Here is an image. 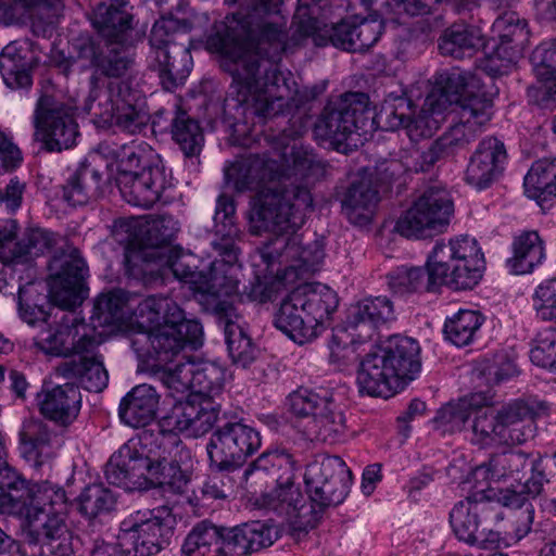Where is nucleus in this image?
Segmentation results:
<instances>
[{
	"mask_svg": "<svg viewBox=\"0 0 556 556\" xmlns=\"http://www.w3.org/2000/svg\"><path fill=\"white\" fill-rule=\"evenodd\" d=\"M484 46V36L478 26L454 23L443 30L439 38L441 54L454 59L472 56Z\"/></svg>",
	"mask_w": 556,
	"mask_h": 556,
	"instance_id": "obj_46",
	"label": "nucleus"
},
{
	"mask_svg": "<svg viewBox=\"0 0 556 556\" xmlns=\"http://www.w3.org/2000/svg\"><path fill=\"white\" fill-rule=\"evenodd\" d=\"M304 481L312 503L320 509L341 504L349 493L351 470L339 456L311 463Z\"/></svg>",
	"mask_w": 556,
	"mask_h": 556,
	"instance_id": "obj_16",
	"label": "nucleus"
},
{
	"mask_svg": "<svg viewBox=\"0 0 556 556\" xmlns=\"http://www.w3.org/2000/svg\"><path fill=\"white\" fill-rule=\"evenodd\" d=\"M275 326L291 340L304 344L316 338L294 289L282 300L275 315Z\"/></svg>",
	"mask_w": 556,
	"mask_h": 556,
	"instance_id": "obj_48",
	"label": "nucleus"
},
{
	"mask_svg": "<svg viewBox=\"0 0 556 556\" xmlns=\"http://www.w3.org/2000/svg\"><path fill=\"white\" fill-rule=\"evenodd\" d=\"M116 160L119 176L138 173L137 169L140 167L143 169L163 163L150 144L136 141L122 146L116 153Z\"/></svg>",
	"mask_w": 556,
	"mask_h": 556,
	"instance_id": "obj_61",
	"label": "nucleus"
},
{
	"mask_svg": "<svg viewBox=\"0 0 556 556\" xmlns=\"http://www.w3.org/2000/svg\"><path fill=\"white\" fill-rule=\"evenodd\" d=\"M220 529L202 521L187 535L181 552L184 556H219Z\"/></svg>",
	"mask_w": 556,
	"mask_h": 556,
	"instance_id": "obj_60",
	"label": "nucleus"
},
{
	"mask_svg": "<svg viewBox=\"0 0 556 556\" xmlns=\"http://www.w3.org/2000/svg\"><path fill=\"white\" fill-rule=\"evenodd\" d=\"M218 323L224 328L227 349L232 363L242 368L249 367L257 357L258 350L244 331L231 304L219 302L215 307Z\"/></svg>",
	"mask_w": 556,
	"mask_h": 556,
	"instance_id": "obj_33",
	"label": "nucleus"
},
{
	"mask_svg": "<svg viewBox=\"0 0 556 556\" xmlns=\"http://www.w3.org/2000/svg\"><path fill=\"white\" fill-rule=\"evenodd\" d=\"M156 446L146 450V464L142 470V482L146 484L138 486L139 490L149 488H167L173 492H181L188 480L184 471L168 469L169 465L162 457H155Z\"/></svg>",
	"mask_w": 556,
	"mask_h": 556,
	"instance_id": "obj_53",
	"label": "nucleus"
},
{
	"mask_svg": "<svg viewBox=\"0 0 556 556\" xmlns=\"http://www.w3.org/2000/svg\"><path fill=\"white\" fill-rule=\"evenodd\" d=\"M545 258L544 242L536 231H525L514 241V255L508 260L517 275L531 273Z\"/></svg>",
	"mask_w": 556,
	"mask_h": 556,
	"instance_id": "obj_55",
	"label": "nucleus"
},
{
	"mask_svg": "<svg viewBox=\"0 0 556 556\" xmlns=\"http://www.w3.org/2000/svg\"><path fill=\"white\" fill-rule=\"evenodd\" d=\"M277 535L273 526L260 520L220 529L219 556H251L270 546Z\"/></svg>",
	"mask_w": 556,
	"mask_h": 556,
	"instance_id": "obj_29",
	"label": "nucleus"
},
{
	"mask_svg": "<svg viewBox=\"0 0 556 556\" xmlns=\"http://www.w3.org/2000/svg\"><path fill=\"white\" fill-rule=\"evenodd\" d=\"M414 114L415 105L409 98L403 94L390 93L383 100L377 118L389 130L406 129Z\"/></svg>",
	"mask_w": 556,
	"mask_h": 556,
	"instance_id": "obj_64",
	"label": "nucleus"
},
{
	"mask_svg": "<svg viewBox=\"0 0 556 556\" xmlns=\"http://www.w3.org/2000/svg\"><path fill=\"white\" fill-rule=\"evenodd\" d=\"M289 143L290 136L286 131L275 140L274 148L282 166V182L296 185L295 181L300 179L306 184H313L325 177L327 164L321 159L302 146L293 144L288 152Z\"/></svg>",
	"mask_w": 556,
	"mask_h": 556,
	"instance_id": "obj_26",
	"label": "nucleus"
},
{
	"mask_svg": "<svg viewBox=\"0 0 556 556\" xmlns=\"http://www.w3.org/2000/svg\"><path fill=\"white\" fill-rule=\"evenodd\" d=\"M80 408L81 394L73 382L55 386L39 396L40 413L62 428L70 427L77 419Z\"/></svg>",
	"mask_w": 556,
	"mask_h": 556,
	"instance_id": "obj_35",
	"label": "nucleus"
},
{
	"mask_svg": "<svg viewBox=\"0 0 556 556\" xmlns=\"http://www.w3.org/2000/svg\"><path fill=\"white\" fill-rule=\"evenodd\" d=\"M188 26L176 18H160L151 29L150 45L154 49L159 77L166 90H172L190 74L192 56Z\"/></svg>",
	"mask_w": 556,
	"mask_h": 556,
	"instance_id": "obj_8",
	"label": "nucleus"
},
{
	"mask_svg": "<svg viewBox=\"0 0 556 556\" xmlns=\"http://www.w3.org/2000/svg\"><path fill=\"white\" fill-rule=\"evenodd\" d=\"M379 348L367 354L357 370V384L362 393L370 396L389 397L404 389Z\"/></svg>",
	"mask_w": 556,
	"mask_h": 556,
	"instance_id": "obj_31",
	"label": "nucleus"
},
{
	"mask_svg": "<svg viewBox=\"0 0 556 556\" xmlns=\"http://www.w3.org/2000/svg\"><path fill=\"white\" fill-rule=\"evenodd\" d=\"M90 20L104 41L127 43L130 40L134 16L126 0H108L99 3Z\"/></svg>",
	"mask_w": 556,
	"mask_h": 556,
	"instance_id": "obj_34",
	"label": "nucleus"
},
{
	"mask_svg": "<svg viewBox=\"0 0 556 556\" xmlns=\"http://www.w3.org/2000/svg\"><path fill=\"white\" fill-rule=\"evenodd\" d=\"M506 161L504 142L495 137H486L469 159L465 181L478 190L485 189L502 175Z\"/></svg>",
	"mask_w": 556,
	"mask_h": 556,
	"instance_id": "obj_28",
	"label": "nucleus"
},
{
	"mask_svg": "<svg viewBox=\"0 0 556 556\" xmlns=\"http://www.w3.org/2000/svg\"><path fill=\"white\" fill-rule=\"evenodd\" d=\"M261 446L258 432L239 421L216 428L206 445L211 468L238 469Z\"/></svg>",
	"mask_w": 556,
	"mask_h": 556,
	"instance_id": "obj_15",
	"label": "nucleus"
},
{
	"mask_svg": "<svg viewBox=\"0 0 556 556\" xmlns=\"http://www.w3.org/2000/svg\"><path fill=\"white\" fill-rule=\"evenodd\" d=\"M430 282L454 290L472 289L482 278L484 255L478 241L460 236L437 242L426 263Z\"/></svg>",
	"mask_w": 556,
	"mask_h": 556,
	"instance_id": "obj_6",
	"label": "nucleus"
},
{
	"mask_svg": "<svg viewBox=\"0 0 556 556\" xmlns=\"http://www.w3.org/2000/svg\"><path fill=\"white\" fill-rule=\"evenodd\" d=\"M136 230L135 222L118 220L115 223V231L118 236L121 232H126L128 236L118 238L119 241H127L128 248L125 254L126 274L128 275V256L132 253L150 251L156 255H165L168 251H174L170 243L175 239L179 225L178 222L170 215H159L146 225L142 236L136 245L135 240L131 239Z\"/></svg>",
	"mask_w": 556,
	"mask_h": 556,
	"instance_id": "obj_22",
	"label": "nucleus"
},
{
	"mask_svg": "<svg viewBox=\"0 0 556 556\" xmlns=\"http://www.w3.org/2000/svg\"><path fill=\"white\" fill-rule=\"evenodd\" d=\"M299 465L286 448L262 453L245 470L243 479L253 493L270 486L291 484Z\"/></svg>",
	"mask_w": 556,
	"mask_h": 556,
	"instance_id": "obj_24",
	"label": "nucleus"
},
{
	"mask_svg": "<svg viewBox=\"0 0 556 556\" xmlns=\"http://www.w3.org/2000/svg\"><path fill=\"white\" fill-rule=\"evenodd\" d=\"M170 532V527L154 510H136L122 520L117 540L135 556H152L167 543Z\"/></svg>",
	"mask_w": 556,
	"mask_h": 556,
	"instance_id": "obj_17",
	"label": "nucleus"
},
{
	"mask_svg": "<svg viewBox=\"0 0 556 556\" xmlns=\"http://www.w3.org/2000/svg\"><path fill=\"white\" fill-rule=\"evenodd\" d=\"M103 174L81 163L63 187V197L72 205L86 204L90 198L98 194Z\"/></svg>",
	"mask_w": 556,
	"mask_h": 556,
	"instance_id": "obj_56",
	"label": "nucleus"
},
{
	"mask_svg": "<svg viewBox=\"0 0 556 556\" xmlns=\"http://www.w3.org/2000/svg\"><path fill=\"white\" fill-rule=\"evenodd\" d=\"M135 306L131 309L130 323H136L143 332L152 331L162 326L172 318H180L181 307L170 298L161 295H150L141 299L138 295L132 296Z\"/></svg>",
	"mask_w": 556,
	"mask_h": 556,
	"instance_id": "obj_43",
	"label": "nucleus"
},
{
	"mask_svg": "<svg viewBox=\"0 0 556 556\" xmlns=\"http://www.w3.org/2000/svg\"><path fill=\"white\" fill-rule=\"evenodd\" d=\"M34 138L48 152L73 148L79 135L74 109L50 96L39 98L34 113Z\"/></svg>",
	"mask_w": 556,
	"mask_h": 556,
	"instance_id": "obj_12",
	"label": "nucleus"
},
{
	"mask_svg": "<svg viewBox=\"0 0 556 556\" xmlns=\"http://www.w3.org/2000/svg\"><path fill=\"white\" fill-rule=\"evenodd\" d=\"M484 323V317L478 311L459 309L444 324L445 338L456 346H466L473 342Z\"/></svg>",
	"mask_w": 556,
	"mask_h": 556,
	"instance_id": "obj_58",
	"label": "nucleus"
},
{
	"mask_svg": "<svg viewBox=\"0 0 556 556\" xmlns=\"http://www.w3.org/2000/svg\"><path fill=\"white\" fill-rule=\"evenodd\" d=\"M160 394L154 387L141 383L134 387L121 401L118 416L123 424L141 428L155 418L160 404Z\"/></svg>",
	"mask_w": 556,
	"mask_h": 556,
	"instance_id": "obj_39",
	"label": "nucleus"
},
{
	"mask_svg": "<svg viewBox=\"0 0 556 556\" xmlns=\"http://www.w3.org/2000/svg\"><path fill=\"white\" fill-rule=\"evenodd\" d=\"M529 455L521 451H506L492 455L488 462L473 470L475 479L501 481L508 478L521 483L525 470L529 468Z\"/></svg>",
	"mask_w": 556,
	"mask_h": 556,
	"instance_id": "obj_47",
	"label": "nucleus"
},
{
	"mask_svg": "<svg viewBox=\"0 0 556 556\" xmlns=\"http://www.w3.org/2000/svg\"><path fill=\"white\" fill-rule=\"evenodd\" d=\"M294 427L312 442L334 444L345 440L348 426L344 413L327 388H299L287 397Z\"/></svg>",
	"mask_w": 556,
	"mask_h": 556,
	"instance_id": "obj_5",
	"label": "nucleus"
},
{
	"mask_svg": "<svg viewBox=\"0 0 556 556\" xmlns=\"http://www.w3.org/2000/svg\"><path fill=\"white\" fill-rule=\"evenodd\" d=\"M49 299L63 309H72L84 299L88 267L78 249L67 247L49 263Z\"/></svg>",
	"mask_w": 556,
	"mask_h": 556,
	"instance_id": "obj_14",
	"label": "nucleus"
},
{
	"mask_svg": "<svg viewBox=\"0 0 556 556\" xmlns=\"http://www.w3.org/2000/svg\"><path fill=\"white\" fill-rule=\"evenodd\" d=\"M20 504L18 515L25 513H65L67 497L64 489L48 480L35 482L27 480L20 472Z\"/></svg>",
	"mask_w": 556,
	"mask_h": 556,
	"instance_id": "obj_36",
	"label": "nucleus"
},
{
	"mask_svg": "<svg viewBox=\"0 0 556 556\" xmlns=\"http://www.w3.org/2000/svg\"><path fill=\"white\" fill-rule=\"evenodd\" d=\"M153 433L143 432L128 440L115 452L105 466V478L109 483L128 490L138 489L142 482V470L146 464V450L152 445Z\"/></svg>",
	"mask_w": 556,
	"mask_h": 556,
	"instance_id": "obj_23",
	"label": "nucleus"
},
{
	"mask_svg": "<svg viewBox=\"0 0 556 556\" xmlns=\"http://www.w3.org/2000/svg\"><path fill=\"white\" fill-rule=\"evenodd\" d=\"M282 166L279 161L267 155H251L231 165L226 172L227 178L233 180L235 188L242 192L257 190L253 198L249 216L260 194L264 192H282L301 185L286 184L281 179Z\"/></svg>",
	"mask_w": 556,
	"mask_h": 556,
	"instance_id": "obj_18",
	"label": "nucleus"
},
{
	"mask_svg": "<svg viewBox=\"0 0 556 556\" xmlns=\"http://www.w3.org/2000/svg\"><path fill=\"white\" fill-rule=\"evenodd\" d=\"M134 294L116 289L100 294L93 305L91 319L98 326H111L131 320V309L135 306Z\"/></svg>",
	"mask_w": 556,
	"mask_h": 556,
	"instance_id": "obj_51",
	"label": "nucleus"
},
{
	"mask_svg": "<svg viewBox=\"0 0 556 556\" xmlns=\"http://www.w3.org/2000/svg\"><path fill=\"white\" fill-rule=\"evenodd\" d=\"M316 4L299 0V5L294 12L293 20L298 24L299 31L304 36L314 37L317 46H332L343 49L341 41L354 38V23L341 21L340 23L327 25L314 16L317 11Z\"/></svg>",
	"mask_w": 556,
	"mask_h": 556,
	"instance_id": "obj_32",
	"label": "nucleus"
},
{
	"mask_svg": "<svg viewBox=\"0 0 556 556\" xmlns=\"http://www.w3.org/2000/svg\"><path fill=\"white\" fill-rule=\"evenodd\" d=\"M79 356L78 361H65L58 365L55 367L56 376L73 380L88 391L101 392L109 382V374L102 356L93 354V352Z\"/></svg>",
	"mask_w": 556,
	"mask_h": 556,
	"instance_id": "obj_41",
	"label": "nucleus"
},
{
	"mask_svg": "<svg viewBox=\"0 0 556 556\" xmlns=\"http://www.w3.org/2000/svg\"><path fill=\"white\" fill-rule=\"evenodd\" d=\"M235 212L231 197L219 195L214 215L215 239L212 245L223 260L212 262L207 271L197 270V266L192 264L193 255L176 249L165 255H156L150 251L130 254L128 276L143 283H151L167 267L177 279L191 285L198 292L217 296L238 293V281L231 275L232 265L237 261L236 238L239 233L233 220Z\"/></svg>",
	"mask_w": 556,
	"mask_h": 556,
	"instance_id": "obj_2",
	"label": "nucleus"
},
{
	"mask_svg": "<svg viewBox=\"0 0 556 556\" xmlns=\"http://www.w3.org/2000/svg\"><path fill=\"white\" fill-rule=\"evenodd\" d=\"M0 73L10 88H27L31 85L29 64L13 45H8L0 54Z\"/></svg>",
	"mask_w": 556,
	"mask_h": 556,
	"instance_id": "obj_63",
	"label": "nucleus"
},
{
	"mask_svg": "<svg viewBox=\"0 0 556 556\" xmlns=\"http://www.w3.org/2000/svg\"><path fill=\"white\" fill-rule=\"evenodd\" d=\"M369 97L363 92H346L329 101L314 126L317 139L328 141L336 150L356 147L363 134L374 125Z\"/></svg>",
	"mask_w": 556,
	"mask_h": 556,
	"instance_id": "obj_7",
	"label": "nucleus"
},
{
	"mask_svg": "<svg viewBox=\"0 0 556 556\" xmlns=\"http://www.w3.org/2000/svg\"><path fill=\"white\" fill-rule=\"evenodd\" d=\"M281 0H254L249 13H233L215 27L206 49L220 56V67L231 78L223 111L231 124L255 115L270 118L301 108L308 99L290 73L276 62L288 42Z\"/></svg>",
	"mask_w": 556,
	"mask_h": 556,
	"instance_id": "obj_1",
	"label": "nucleus"
},
{
	"mask_svg": "<svg viewBox=\"0 0 556 556\" xmlns=\"http://www.w3.org/2000/svg\"><path fill=\"white\" fill-rule=\"evenodd\" d=\"M501 444H522L534 437L536 412L522 401H515L498 409Z\"/></svg>",
	"mask_w": 556,
	"mask_h": 556,
	"instance_id": "obj_40",
	"label": "nucleus"
},
{
	"mask_svg": "<svg viewBox=\"0 0 556 556\" xmlns=\"http://www.w3.org/2000/svg\"><path fill=\"white\" fill-rule=\"evenodd\" d=\"M100 343L96 326L85 323L74 313H68L61 318L59 326L37 344L47 354L67 357L92 353Z\"/></svg>",
	"mask_w": 556,
	"mask_h": 556,
	"instance_id": "obj_20",
	"label": "nucleus"
},
{
	"mask_svg": "<svg viewBox=\"0 0 556 556\" xmlns=\"http://www.w3.org/2000/svg\"><path fill=\"white\" fill-rule=\"evenodd\" d=\"M25 518V536L31 544L47 548L48 554L74 556L73 533L65 513L34 511L18 515Z\"/></svg>",
	"mask_w": 556,
	"mask_h": 556,
	"instance_id": "obj_21",
	"label": "nucleus"
},
{
	"mask_svg": "<svg viewBox=\"0 0 556 556\" xmlns=\"http://www.w3.org/2000/svg\"><path fill=\"white\" fill-rule=\"evenodd\" d=\"M489 403L490 397L483 392L471 393L457 402H450L438 410L433 419L435 428L443 432L459 431L476 409L485 407Z\"/></svg>",
	"mask_w": 556,
	"mask_h": 556,
	"instance_id": "obj_50",
	"label": "nucleus"
},
{
	"mask_svg": "<svg viewBox=\"0 0 556 556\" xmlns=\"http://www.w3.org/2000/svg\"><path fill=\"white\" fill-rule=\"evenodd\" d=\"M437 85L447 101L457 106L458 121L451 125L428 148L425 160L428 164L453 156L466 149L483 131L493 115V102L485 94L467 90L478 86L475 74L453 67L437 77Z\"/></svg>",
	"mask_w": 556,
	"mask_h": 556,
	"instance_id": "obj_4",
	"label": "nucleus"
},
{
	"mask_svg": "<svg viewBox=\"0 0 556 556\" xmlns=\"http://www.w3.org/2000/svg\"><path fill=\"white\" fill-rule=\"evenodd\" d=\"M219 408L210 399L189 395L177 402L170 419L174 428L188 437L200 438L210 432L218 419Z\"/></svg>",
	"mask_w": 556,
	"mask_h": 556,
	"instance_id": "obj_30",
	"label": "nucleus"
},
{
	"mask_svg": "<svg viewBox=\"0 0 556 556\" xmlns=\"http://www.w3.org/2000/svg\"><path fill=\"white\" fill-rule=\"evenodd\" d=\"M118 187L122 197L131 205L144 208L156 203L163 191L172 186L163 163L144 167L135 174L118 176Z\"/></svg>",
	"mask_w": 556,
	"mask_h": 556,
	"instance_id": "obj_27",
	"label": "nucleus"
},
{
	"mask_svg": "<svg viewBox=\"0 0 556 556\" xmlns=\"http://www.w3.org/2000/svg\"><path fill=\"white\" fill-rule=\"evenodd\" d=\"M393 305L386 296L366 299L355 305L350 315V325L359 341L372 338L379 325L393 319Z\"/></svg>",
	"mask_w": 556,
	"mask_h": 556,
	"instance_id": "obj_45",
	"label": "nucleus"
},
{
	"mask_svg": "<svg viewBox=\"0 0 556 556\" xmlns=\"http://www.w3.org/2000/svg\"><path fill=\"white\" fill-rule=\"evenodd\" d=\"M173 139L188 157L198 155L204 142V135L199 123L187 112L178 110L172 123Z\"/></svg>",
	"mask_w": 556,
	"mask_h": 556,
	"instance_id": "obj_62",
	"label": "nucleus"
},
{
	"mask_svg": "<svg viewBox=\"0 0 556 556\" xmlns=\"http://www.w3.org/2000/svg\"><path fill=\"white\" fill-rule=\"evenodd\" d=\"M270 491L260 492L263 495V504L280 515H285L294 522L301 525H309V520L302 519L311 511L312 506L306 505L305 497L300 489L295 486L294 481L291 484L270 486Z\"/></svg>",
	"mask_w": 556,
	"mask_h": 556,
	"instance_id": "obj_49",
	"label": "nucleus"
},
{
	"mask_svg": "<svg viewBox=\"0 0 556 556\" xmlns=\"http://www.w3.org/2000/svg\"><path fill=\"white\" fill-rule=\"evenodd\" d=\"M313 208V197L307 187L260 194L250 215V231L253 235L265 231L276 235L258 249L265 264L290 262L293 269L302 273L317 269L325 257L323 243L314 240L303 245L302 237L296 233Z\"/></svg>",
	"mask_w": 556,
	"mask_h": 556,
	"instance_id": "obj_3",
	"label": "nucleus"
},
{
	"mask_svg": "<svg viewBox=\"0 0 556 556\" xmlns=\"http://www.w3.org/2000/svg\"><path fill=\"white\" fill-rule=\"evenodd\" d=\"M387 280L390 290L399 295L432 291L437 287L430 282L428 269L422 267H396L387 275Z\"/></svg>",
	"mask_w": 556,
	"mask_h": 556,
	"instance_id": "obj_59",
	"label": "nucleus"
},
{
	"mask_svg": "<svg viewBox=\"0 0 556 556\" xmlns=\"http://www.w3.org/2000/svg\"><path fill=\"white\" fill-rule=\"evenodd\" d=\"M131 45L130 40L127 43H117L113 41L98 42L91 38L78 39L74 43L73 60H67L60 66L65 74L75 63H79L81 68H92L94 72L91 77L96 76L99 79L98 86L101 88L102 80L98 75L118 78L131 68L134 58L128 50Z\"/></svg>",
	"mask_w": 556,
	"mask_h": 556,
	"instance_id": "obj_13",
	"label": "nucleus"
},
{
	"mask_svg": "<svg viewBox=\"0 0 556 556\" xmlns=\"http://www.w3.org/2000/svg\"><path fill=\"white\" fill-rule=\"evenodd\" d=\"M18 224L9 218L0 222V261L4 264L26 263L48 251L52 233L41 228H27L17 239Z\"/></svg>",
	"mask_w": 556,
	"mask_h": 556,
	"instance_id": "obj_25",
	"label": "nucleus"
},
{
	"mask_svg": "<svg viewBox=\"0 0 556 556\" xmlns=\"http://www.w3.org/2000/svg\"><path fill=\"white\" fill-rule=\"evenodd\" d=\"M525 190L540 205L556 199V159L534 162L525 177Z\"/></svg>",
	"mask_w": 556,
	"mask_h": 556,
	"instance_id": "obj_54",
	"label": "nucleus"
},
{
	"mask_svg": "<svg viewBox=\"0 0 556 556\" xmlns=\"http://www.w3.org/2000/svg\"><path fill=\"white\" fill-rule=\"evenodd\" d=\"M307 323L316 330V337L336 312L339 300L337 293L323 283H304L294 289Z\"/></svg>",
	"mask_w": 556,
	"mask_h": 556,
	"instance_id": "obj_38",
	"label": "nucleus"
},
{
	"mask_svg": "<svg viewBox=\"0 0 556 556\" xmlns=\"http://www.w3.org/2000/svg\"><path fill=\"white\" fill-rule=\"evenodd\" d=\"M142 339L150 344L155 357L161 362H172L186 348L199 349L203 343V327L197 319L180 318L167 320L152 331L142 332Z\"/></svg>",
	"mask_w": 556,
	"mask_h": 556,
	"instance_id": "obj_19",
	"label": "nucleus"
},
{
	"mask_svg": "<svg viewBox=\"0 0 556 556\" xmlns=\"http://www.w3.org/2000/svg\"><path fill=\"white\" fill-rule=\"evenodd\" d=\"M98 83L96 76L90 77V91L84 106L87 114L99 125H115L130 135L147 127L149 115L134 102V96L126 85L110 83L106 88H99Z\"/></svg>",
	"mask_w": 556,
	"mask_h": 556,
	"instance_id": "obj_9",
	"label": "nucleus"
},
{
	"mask_svg": "<svg viewBox=\"0 0 556 556\" xmlns=\"http://www.w3.org/2000/svg\"><path fill=\"white\" fill-rule=\"evenodd\" d=\"M54 437L48 425L37 418L22 422L18 431V451L33 467L40 468L54 457Z\"/></svg>",
	"mask_w": 556,
	"mask_h": 556,
	"instance_id": "obj_37",
	"label": "nucleus"
},
{
	"mask_svg": "<svg viewBox=\"0 0 556 556\" xmlns=\"http://www.w3.org/2000/svg\"><path fill=\"white\" fill-rule=\"evenodd\" d=\"M496 506L476 494L456 503L450 513V523L456 538L482 549L498 548L501 535L492 527L504 517L496 511Z\"/></svg>",
	"mask_w": 556,
	"mask_h": 556,
	"instance_id": "obj_11",
	"label": "nucleus"
},
{
	"mask_svg": "<svg viewBox=\"0 0 556 556\" xmlns=\"http://www.w3.org/2000/svg\"><path fill=\"white\" fill-rule=\"evenodd\" d=\"M378 202V190L369 178L362 177L354 180L346 190L342 210L352 224L364 226L371 222Z\"/></svg>",
	"mask_w": 556,
	"mask_h": 556,
	"instance_id": "obj_44",
	"label": "nucleus"
},
{
	"mask_svg": "<svg viewBox=\"0 0 556 556\" xmlns=\"http://www.w3.org/2000/svg\"><path fill=\"white\" fill-rule=\"evenodd\" d=\"M152 444L156 446L155 457H162L169 465L168 469L175 471H184L188 479V470L192 467L193 456L188 448L173 432H159L153 434Z\"/></svg>",
	"mask_w": 556,
	"mask_h": 556,
	"instance_id": "obj_57",
	"label": "nucleus"
},
{
	"mask_svg": "<svg viewBox=\"0 0 556 556\" xmlns=\"http://www.w3.org/2000/svg\"><path fill=\"white\" fill-rule=\"evenodd\" d=\"M379 350L405 387L420 370V346L416 340L403 336L388 338Z\"/></svg>",
	"mask_w": 556,
	"mask_h": 556,
	"instance_id": "obj_42",
	"label": "nucleus"
},
{
	"mask_svg": "<svg viewBox=\"0 0 556 556\" xmlns=\"http://www.w3.org/2000/svg\"><path fill=\"white\" fill-rule=\"evenodd\" d=\"M453 213L454 203L448 191L429 187L400 215L394 229L407 239L430 238L444 230Z\"/></svg>",
	"mask_w": 556,
	"mask_h": 556,
	"instance_id": "obj_10",
	"label": "nucleus"
},
{
	"mask_svg": "<svg viewBox=\"0 0 556 556\" xmlns=\"http://www.w3.org/2000/svg\"><path fill=\"white\" fill-rule=\"evenodd\" d=\"M531 62L540 84L529 87L528 96L536 102H542L553 89L548 83L554 81L553 85L556 86V39L538 46L532 52Z\"/></svg>",
	"mask_w": 556,
	"mask_h": 556,
	"instance_id": "obj_52",
	"label": "nucleus"
}]
</instances>
